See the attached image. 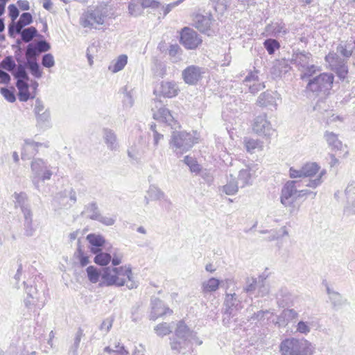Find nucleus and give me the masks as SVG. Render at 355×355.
Segmentation results:
<instances>
[{
  "instance_id": "nucleus-1",
  "label": "nucleus",
  "mask_w": 355,
  "mask_h": 355,
  "mask_svg": "<svg viewBox=\"0 0 355 355\" xmlns=\"http://www.w3.org/2000/svg\"><path fill=\"white\" fill-rule=\"evenodd\" d=\"M101 286H122L126 285L128 289L137 287V283L133 280L132 272L130 266H124L119 268L105 267L101 273Z\"/></svg>"
},
{
  "instance_id": "nucleus-2",
  "label": "nucleus",
  "mask_w": 355,
  "mask_h": 355,
  "mask_svg": "<svg viewBox=\"0 0 355 355\" xmlns=\"http://www.w3.org/2000/svg\"><path fill=\"white\" fill-rule=\"evenodd\" d=\"M193 343L201 345L202 341L198 340L196 334L191 331L183 321L178 322L175 337L171 341V349L184 354L191 349Z\"/></svg>"
},
{
  "instance_id": "nucleus-3",
  "label": "nucleus",
  "mask_w": 355,
  "mask_h": 355,
  "mask_svg": "<svg viewBox=\"0 0 355 355\" xmlns=\"http://www.w3.org/2000/svg\"><path fill=\"white\" fill-rule=\"evenodd\" d=\"M114 12L108 5L101 3L94 7H89L80 16V24L83 28H97L103 25L107 18H112Z\"/></svg>"
},
{
  "instance_id": "nucleus-4",
  "label": "nucleus",
  "mask_w": 355,
  "mask_h": 355,
  "mask_svg": "<svg viewBox=\"0 0 355 355\" xmlns=\"http://www.w3.org/2000/svg\"><path fill=\"white\" fill-rule=\"evenodd\" d=\"M334 76L331 73H322L310 78L306 87V92L315 96L324 98L330 94L333 87Z\"/></svg>"
},
{
  "instance_id": "nucleus-5",
  "label": "nucleus",
  "mask_w": 355,
  "mask_h": 355,
  "mask_svg": "<svg viewBox=\"0 0 355 355\" xmlns=\"http://www.w3.org/2000/svg\"><path fill=\"white\" fill-rule=\"evenodd\" d=\"M198 142V135L196 132H173L170 141V146L177 155H182Z\"/></svg>"
},
{
  "instance_id": "nucleus-6",
  "label": "nucleus",
  "mask_w": 355,
  "mask_h": 355,
  "mask_svg": "<svg viewBox=\"0 0 355 355\" xmlns=\"http://www.w3.org/2000/svg\"><path fill=\"white\" fill-rule=\"evenodd\" d=\"M281 355H308L312 352V345L306 339L285 338L279 345Z\"/></svg>"
},
{
  "instance_id": "nucleus-7",
  "label": "nucleus",
  "mask_w": 355,
  "mask_h": 355,
  "mask_svg": "<svg viewBox=\"0 0 355 355\" xmlns=\"http://www.w3.org/2000/svg\"><path fill=\"white\" fill-rule=\"evenodd\" d=\"M31 171L33 174L32 182L35 187L39 189V182H43L51 179L53 171V167L41 158L34 159L31 165Z\"/></svg>"
},
{
  "instance_id": "nucleus-8",
  "label": "nucleus",
  "mask_w": 355,
  "mask_h": 355,
  "mask_svg": "<svg viewBox=\"0 0 355 355\" xmlns=\"http://www.w3.org/2000/svg\"><path fill=\"white\" fill-rule=\"evenodd\" d=\"M223 322L225 325L230 324L231 319L237 315L243 309L242 302L236 293H226L223 303Z\"/></svg>"
},
{
  "instance_id": "nucleus-9",
  "label": "nucleus",
  "mask_w": 355,
  "mask_h": 355,
  "mask_svg": "<svg viewBox=\"0 0 355 355\" xmlns=\"http://www.w3.org/2000/svg\"><path fill=\"white\" fill-rule=\"evenodd\" d=\"M300 182L297 180L288 181L283 187L281 192L280 201L286 207H291L290 213H295L297 209L294 205L297 199V187H300Z\"/></svg>"
},
{
  "instance_id": "nucleus-10",
  "label": "nucleus",
  "mask_w": 355,
  "mask_h": 355,
  "mask_svg": "<svg viewBox=\"0 0 355 355\" xmlns=\"http://www.w3.org/2000/svg\"><path fill=\"white\" fill-rule=\"evenodd\" d=\"M325 60L331 70L336 72L340 80H344L348 73L347 61L334 52H330L325 56Z\"/></svg>"
},
{
  "instance_id": "nucleus-11",
  "label": "nucleus",
  "mask_w": 355,
  "mask_h": 355,
  "mask_svg": "<svg viewBox=\"0 0 355 355\" xmlns=\"http://www.w3.org/2000/svg\"><path fill=\"white\" fill-rule=\"evenodd\" d=\"M180 43L187 49H195L201 44L202 40L193 29L184 27L180 33Z\"/></svg>"
},
{
  "instance_id": "nucleus-12",
  "label": "nucleus",
  "mask_w": 355,
  "mask_h": 355,
  "mask_svg": "<svg viewBox=\"0 0 355 355\" xmlns=\"http://www.w3.org/2000/svg\"><path fill=\"white\" fill-rule=\"evenodd\" d=\"M50 49L51 46L46 40H37L29 43L25 50L26 61H36L42 53L46 52Z\"/></svg>"
},
{
  "instance_id": "nucleus-13",
  "label": "nucleus",
  "mask_w": 355,
  "mask_h": 355,
  "mask_svg": "<svg viewBox=\"0 0 355 355\" xmlns=\"http://www.w3.org/2000/svg\"><path fill=\"white\" fill-rule=\"evenodd\" d=\"M152 112L154 119L165 123L168 125H172L174 122V118L171 112L162 106L161 101H155L152 105Z\"/></svg>"
},
{
  "instance_id": "nucleus-14",
  "label": "nucleus",
  "mask_w": 355,
  "mask_h": 355,
  "mask_svg": "<svg viewBox=\"0 0 355 355\" xmlns=\"http://www.w3.org/2000/svg\"><path fill=\"white\" fill-rule=\"evenodd\" d=\"M252 129L257 134L265 137H270L275 131L266 114L259 115L254 119Z\"/></svg>"
},
{
  "instance_id": "nucleus-15",
  "label": "nucleus",
  "mask_w": 355,
  "mask_h": 355,
  "mask_svg": "<svg viewBox=\"0 0 355 355\" xmlns=\"http://www.w3.org/2000/svg\"><path fill=\"white\" fill-rule=\"evenodd\" d=\"M203 73H205L203 68L191 65L183 70L182 78L187 84L195 85L202 78Z\"/></svg>"
},
{
  "instance_id": "nucleus-16",
  "label": "nucleus",
  "mask_w": 355,
  "mask_h": 355,
  "mask_svg": "<svg viewBox=\"0 0 355 355\" xmlns=\"http://www.w3.org/2000/svg\"><path fill=\"white\" fill-rule=\"evenodd\" d=\"M258 170L257 164H251L245 168L239 171L238 182L241 187H245L252 184V180L255 177L256 171Z\"/></svg>"
},
{
  "instance_id": "nucleus-17",
  "label": "nucleus",
  "mask_w": 355,
  "mask_h": 355,
  "mask_svg": "<svg viewBox=\"0 0 355 355\" xmlns=\"http://www.w3.org/2000/svg\"><path fill=\"white\" fill-rule=\"evenodd\" d=\"M151 311L149 318L151 320H155L159 317L166 314H171L172 310L165 306L164 303L157 297L151 298Z\"/></svg>"
},
{
  "instance_id": "nucleus-18",
  "label": "nucleus",
  "mask_w": 355,
  "mask_h": 355,
  "mask_svg": "<svg viewBox=\"0 0 355 355\" xmlns=\"http://www.w3.org/2000/svg\"><path fill=\"white\" fill-rule=\"evenodd\" d=\"M33 112L38 125L42 126L49 123L51 119L50 112L48 109H45L43 102L40 98L35 100Z\"/></svg>"
},
{
  "instance_id": "nucleus-19",
  "label": "nucleus",
  "mask_w": 355,
  "mask_h": 355,
  "mask_svg": "<svg viewBox=\"0 0 355 355\" xmlns=\"http://www.w3.org/2000/svg\"><path fill=\"white\" fill-rule=\"evenodd\" d=\"M42 146L47 148L49 146L44 143L36 142L31 139H25L21 154V159H30L31 156H34L38 153V148Z\"/></svg>"
},
{
  "instance_id": "nucleus-20",
  "label": "nucleus",
  "mask_w": 355,
  "mask_h": 355,
  "mask_svg": "<svg viewBox=\"0 0 355 355\" xmlns=\"http://www.w3.org/2000/svg\"><path fill=\"white\" fill-rule=\"evenodd\" d=\"M312 61V54L305 51H295L292 55L291 62L295 64L300 71Z\"/></svg>"
},
{
  "instance_id": "nucleus-21",
  "label": "nucleus",
  "mask_w": 355,
  "mask_h": 355,
  "mask_svg": "<svg viewBox=\"0 0 355 355\" xmlns=\"http://www.w3.org/2000/svg\"><path fill=\"white\" fill-rule=\"evenodd\" d=\"M280 98V95L277 92L266 91L259 95L257 104L261 107H269L277 109V100Z\"/></svg>"
},
{
  "instance_id": "nucleus-22",
  "label": "nucleus",
  "mask_w": 355,
  "mask_h": 355,
  "mask_svg": "<svg viewBox=\"0 0 355 355\" xmlns=\"http://www.w3.org/2000/svg\"><path fill=\"white\" fill-rule=\"evenodd\" d=\"M33 22V17L30 12H24L21 15L19 20L16 22H12L8 26V35L11 37H15V32H19L21 29Z\"/></svg>"
},
{
  "instance_id": "nucleus-23",
  "label": "nucleus",
  "mask_w": 355,
  "mask_h": 355,
  "mask_svg": "<svg viewBox=\"0 0 355 355\" xmlns=\"http://www.w3.org/2000/svg\"><path fill=\"white\" fill-rule=\"evenodd\" d=\"M193 25L200 32L205 33L210 29L212 24L211 14L203 15L200 13H194L192 15Z\"/></svg>"
},
{
  "instance_id": "nucleus-24",
  "label": "nucleus",
  "mask_w": 355,
  "mask_h": 355,
  "mask_svg": "<svg viewBox=\"0 0 355 355\" xmlns=\"http://www.w3.org/2000/svg\"><path fill=\"white\" fill-rule=\"evenodd\" d=\"M179 88L178 85L173 81H162L159 86L157 87L155 92L160 96L166 98H173L178 94Z\"/></svg>"
},
{
  "instance_id": "nucleus-25",
  "label": "nucleus",
  "mask_w": 355,
  "mask_h": 355,
  "mask_svg": "<svg viewBox=\"0 0 355 355\" xmlns=\"http://www.w3.org/2000/svg\"><path fill=\"white\" fill-rule=\"evenodd\" d=\"M326 290L329 300L334 310L338 311L349 304L347 298L344 297L340 293L330 288L328 286H327Z\"/></svg>"
},
{
  "instance_id": "nucleus-26",
  "label": "nucleus",
  "mask_w": 355,
  "mask_h": 355,
  "mask_svg": "<svg viewBox=\"0 0 355 355\" xmlns=\"http://www.w3.org/2000/svg\"><path fill=\"white\" fill-rule=\"evenodd\" d=\"M265 31L267 36L275 37H282L288 33L286 24L282 21L268 24L265 28Z\"/></svg>"
},
{
  "instance_id": "nucleus-27",
  "label": "nucleus",
  "mask_w": 355,
  "mask_h": 355,
  "mask_svg": "<svg viewBox=\"0 0 355 355\" xmlns=\"http://www.w3.org/2000/svg\"><path fill=\"white\" fill-rule=\"evenodd\" d=\"M298 313L293 309H285L277 317L276 324L279 327H286L290 322L298 318Z\"/></svg>"
},
{
  "instance_id": "nucleus-28",
  "label": "nucleus",
  "mask_w": 355,
  "mask_h": 355,
  "mask_svg": "<svg viewBox=\"0 0 355 355\" xmlns=\"http://www.w3.org/2000/svg\"><path fill=\"white\" fill-rule=\"evenodd\" d=\"M291 69V67L288 60H276L273 63L270 72L274 77L277 78L288 73Z\"/></svg>"
},
{
  "instance_id": "nucleus-29",
  "label": "nucleus",
  "mask_w": 355,
  "mask_h": 355,
  "mask_svg": "<svg viewBox=\"0 0 355 355\" xmlns=\"http://www.w3.org/2000/svg\"><path fill=\"white\" fill-rule=\"evenodd\" d=\"M21 213L23 214L24 218V229H25V235L27 236H33L34 233V228L33 227V211L31 209V206L29 205L21 209Z\"/></svg>"
},
{
  "instance_id": "nucleus-30",
  "label": "nucleus",
  "mask_w": 355,
  "mask_h": 355,
  "mask_svg": "<svg viewBox=\"0 0 355 355\" xmlns=\"http://www.w3.org/2000/svg\"><path fill=\"white\" fill-rule=\"evenodd\" d=\"M277 304L279 306H290L293 304L294 296L286 288H282L276 294Z\"/></svg>"
},
{
  "instance_id": "nucleus-31",
  "label": "nucleus",
  "mask_w": 355,
  "mask_h": 355,
  "mask_svg": "<svg viewBox=\"0 0 355 355\" xmlns=\"http://www.w3.org/2000/svg\"><path fill=\"white\" fill-rule=\"evenodd\" d=\"M103 139L107 147L111 150H116L119 148V142L114 132L110 129L103 130Z\"/></svg>"
},
{
  "instance_id": "nucleus-32",
  "label": "nucleus",
  "mask_w": 355,
  "mask_h": 355,
  "mask_svg": "<svg viewBox=\"0 0 355 355\" xmlns=\"http://www.w3.org/2000/svg\"><path fill=\"white\" fill-rule=\"evenodd\" d=\"M87 239L91 245L90 250L92 253H97L101 251V247H102L105 242L103 236L94 234L87 235Z\"/></svg>"
},
{
  "instance_id": "nucleus-33",
  "label": "nucleus",
  "mask_w": 355,
  "mask_h": 355,
  "mask_svg": "<svg viewBox=\"0 0 355 355\" xmlns=\"http://www.w3.org/2000/svg\"><path fill=\"white\" fill-rule=\"evenodd\" d=\"M19 34L21 35V39L24 42L31 43V42L37 37H40L36 28L33 26L22 28L19 32H15V35Z\"/></svg>"
},
{
  "instance_id": "nucleus-34",
  "label": "nucleus",
  "mask_w": 355,
  "mask_h": 355,
  "mask_svg": "<svg viewBox=\"0 0 355 355\" xmlns=\"http://www.w3.org/2000/svg\"><path fill=\"white\" fill-rule=\"evenodd\" d=\"M324 137L328 146L333 150H341L343 146L342 141L338 139V135L333 132L326 131Z\"/></svg>"
},
{
  "instance_id": "nucleus-35",
  "label": "nucleus",
  "mask_w": 355,
  "mask_h": 355,
  "mask_svg": "<svg viewBox=\"0 0 355 355\" xmlns=\"http://www.w3.org/2000/svg\"><path fill=\"white\" fill-rule=\"evenodd\" d=\"M26 69H28L26 62L17 63V65H16V67L11 73L17 81L28 80L29 76L26 71Z\"/></svg>"
},
{
  "instance_id": "nucleus-36",
  "label": "nucleus",
  "mask_w": 355,
  "mask_h": 355,
  "mask_svg": "<svg viewBox=\"0 0 355 355\" xmlns=\"http://www.w3.org/2000/svg\"><path fill=\"white\" fill-rule=\"evenodd\" d=\"M26 293L27 294L26 298L24 299V306L27 309H32L37 302V289L33 286H26L25 288Z\"/></svg>"
},
{
  "instance_id": "nucleus-37",
  "label": "nucleus",
  "mask_w": 355,
  "mask_h": 355,
  "mask_svg": "<svg viewBox=\"0 0 355 355\" xmlns=\"http://www.w3.org/2000/svg\"><path fill=\"white\" fill-rule=\"evenodd\" d=\"M354 49V45L347 42H341L336 47L338 55H341L345 60L349 58Z\"/></svg>"
},
{
  "instance_id": "nucleus-38",
  "label": "nucleus",
  "mask_w": 355,
  "mask_h": 355,
  "mask_svg": "<svg viewBox=\"0 0 355 355\" xmlns=\"http://www.w3.org/2000/svg\"><path fill=\"white\" fill-rule=\"evenodd\" d=\"M28 80H19L16 83V86L19 90V99L20 101L26 102L31 98L29 92V85Z\"/></svg>"
},
{
  "instance_id": "nucleus-39",
  "label": "nucleus",
  "mask_w": 355,
  "mask_h": 355,
  "mask_svg": "<svg viewBox=\"0 0 355 355\" xmlns=\"http://www.w3.org/2000/svg\"><path fill=\"white\" fill-rule=\"evenodd\" d=\"M128 62V56L122 54L116 60H113L108 67V69L112 73H117L122 70Z\"/></svg>"
},
{
  "instance_id": "nucleus-40",
  "label": "nucleus",
  "mask_w": 355,
  "mask_h": 355,
  "mask_svg": "<svg viewBox=\"0 0 355 355\" xmlns=\"http://www.w3.org/2000/svg\"><path fill=\"white\" fill-rule=\"evenodd\" d=\"M220 282L219 279L211 277L207 281H205L202 284L201 289L204 294L209 293L216 291L220 286Z\"/></svg>"
},
{
  "instance_id": "nucleus-41",
  "label": "nucleus",
  "mask_w": 355,
  "mask_h": 355,
  "mask_svg": "<svg viewBox=\"0 0 355 355\" xmlns=\"http://www.w3.org/2000/svg\"><path fill=\"white\" fill-rule=\"evenodd\" d=\"M148 194L152 200H164L171 203L170 200L166 197L165 193L157 186L150 185L148 190Z\"/></svg>"
},
{
  "instance_id": "nucleus-42",
  "label": "nucleus",
  "mask_w": 355,
  "mask_h": 355,
  "mask_svg": "<svg viewBox=\"0 0 355 355\" xmlns=\"http://www.w3.org/2000/svg\"><path fill=\"white\" fill-rule=\"evenodd\" d=\"M85 214L89 218L94 220H97L101 215L98 205L95 202H90L85 205L82 214Z\"/></svg>"
},
{
  "instance_id": "nucleus-43",
  "label": "nucleus",
  "mask_w": 355,
  "mask_h": 355,
  "mask_svg": "<svg viewBox=\"0 0 355 355\" xmlns=\"http://www.w3.org/2000/svg\"><path fill=\"white\" fill-rule=\"evenodd\" d=\"M15 198V207H19L21 209L31 205L27 194L24 192H15L12 195Z\"/></svg>"
},
{
  "instance_id": "nucleus-44",
  "label": "nucleus",
  "mask_w": 355,
  "mask_h": 355,
  "mask_svg": "<svg viewBox=\"0 0 355 355\" xmlns=\"http://www.w3.org/2000/svg\"><path fill=\"white\" fill-rule=\"evenodd\" d=\"M244 144L246 150L250 153H254L257 149L261 150L263 147L261 141L251 138H245Z\"/></svg>"
},
{
  "instance_id": "nucleus-45",
  "label": "nucleus",
  "mask_w": 355,
  "mask_h": 355,
  "mask_svg": "<svg viewBox=\"0 0 355 355\" xmlns=\"http://www.w3.org/2000/svg\"><path fill=\"white\" fill-rule=\"evenodd\" d=\"M320 166L315 162L308 163L302 166L304 178L312 177L319 172Z\"/></svg>"
},
{
  "instance_id": "nucleus-46",
  "label": "nucleus",
  "mask_w": 355,
  "mask_h": 355,
  "mask_svg": "<svg viewBox=\"0 0 355 355\" xmlns=\"http://www.w3.org/2000/svg\"><path fill=\"white\" fill-rule=\"evenodd\" d=\"M232 178V175H230ZM240 184L238 180L235 181L234 179L232 178L223 187V191L227 195L232 196L237 193Z\"/></svg>"
},
{
  "instance_id": "nucleus-47",
  "label": "nucleus",
  "mask_w": 355,
  "mask_h": 355,
  "mask_svg": "<svg viewBox=\"0 0 355 355\" xmlns=\"http://www.w3.org/2000/svg\"><path fill=\"white\" fill-rule=\"evenodd\" d=\"M209 3L216 12L223 13L231 4V0H209Z\"/></svg>"
},
{
  "instance_id": "nucleus-48",
  "label": "nucleus",
  "mask_w": 355,
  "mask_h": 355,
  "mask_svg": "<svg viewBox=\"0 0 355 355\" xmlns=\"http://www.w3.org/2000/svg\"><path fill=\"white\" fill-rule=\"evenodd\" d=\"M263 44L269 55H273L280 48L279 42L272 38L266 40Z\"/></svg>"
},
{
  "instance_id": "nucleus-49",
  "label": "nucleus",
  "mask_w": 355,
  "mask_h": 355,
  "mask_svg": "<svg viewBox=\"0 0 355 355\" xmlns=\"http://www.w3.org/2000/svg\"><path fill=\"white\" fill-rule=\"evenodd\" d=\"M94 254H96L94 257V262L98 265L106 266L111 261L112 255L110 253L103 252L101 250Z\"/></svg>"
},
{
  "instance_id": "nucleus-50",
  "label": "nucleus",
  "mask_w": 355,
  "mask_h": 355,
  "mask_svg": "<svg viewBox=\"0 0 355 355\" xmlns=\"http://www.w3.org/2000/svg\"><path fill=\"white\" fill-rule=\"evenodd\" d=\"M143 9L138 0H132L128 5L129 14L134 17L141 15L143 12Z\"/></svg>"
},
{
  "instance_id": "nucleus-51",
  "label": "nucleus",
  "mask_w": 355,
  "mask_h": 355,
  "mask_svg": "<svg viewBox=\"0 0 355 355\" xmlns=\"http://www.w3.org/2000/svg\"><path fill=\"white\" fill-rule=\"evenodd\" d=\"M27 67L31 73L36 78H40L42 76V71L40 69L39 64L36 61L26 62Z\"/></svg>"
},
{
  "instance_id": "nucleus-52",
  "label": "nucleus",
  "mask_w": 355,
  "mask_h": 355,
  "mask_svg": "<svg viewBox=\"0 0 355 355\" xmlns=\"http://www.w3.org/2000/svg\"><path fill=\"white\" fill-rule=\"evenodd\" d=\"M16 63L11 55L6 56L0 63V68L5 69L10 73L16 67Z\"/></svg>"
},
{
  "instance_id": "nucleus-53",
  "label": "nucleus",
  "mask_w": 355,
  "mask_h": 355,
  "mask_svg": "<svg viewBox=\"0 0 355 355\" xmlns=\"http://www.w3.org/2000/svg\"><path fill=\"white\" fill-rule=\"evenodd\" d=\"M154 330L158 336L163 337L171 332V327L169 324L162 322L155 326Z\"/></svg>"
},
{
  "instance_id": "nucleus-54",
  "label": "nucleus",
  "mask_w": 355,
  "mask_h": 355,
  "mask_svg": "<svg viewBox=\"0 0 355 355\" xmlns=\"http://www.w3.org/2000/svg\"><path fill=\"white\" fill-rule=\"evenodd\" d=\"M152 70L154 75L162 78L166 73V66L164 62L156 60L154 62Z\"/></svg>"
},
{
  "instance_id": "nucleus-55",
  "label": "nucleus",
  "mask_w": 355,
  "mask_h": 355,
  "mask_svg": "<svg viewBox=\"0 0 355 355\" xmlns=\"http://www.w3.org/2000/svg\"><path fill=\"white\" fill-rule=\"evenodd\" d=\"M259 282L254 277H247L245 280V286L243 291L247 293H252L258 286Z\"/></svg>"
},
{
  "instance_id": "nucleus-56",
  "label": "nucleus",
  "mask_w": 355,
  "mask_h": 355,
  "mask_svg": "<svg viewBox=\"0 0 355 355\" xmlns=\"http://www.w3.org/2000/svg\"><path fill=\"white\" fill-rule=\"evenodd\" d=\"M87 273L89 280L94 284L97 283L99 280L100 276H101V274L97 268L93 266L87 267Z\"/></svg>"
},
{
  "instance_id": "nucleus-57",
  "label": "nucleus",
  "mask_w": 355,
  "mask_h": 355,
  "mask_svg": "<svg viewBox=\"0 0 355 355\" xmlns=\"http://www.w3.org/2000/svg\"><path fill=\"white\" fill-rule=\"evenodd\" d=\"M272 315L273 312L270 310L259 311L257 313H253L250 319L252 320L263 321L265 318L269 320Z\"/></svg>"
},
{
  "instance_id": "nucleus-58",
  "label": "nucleus",
  "mask_w": 355,
  "mask_h": 355,
  "mask_svg": "<svg viewBox=\"0 0 355 355\" xmlns=\"http://www.w3.org/2000/svg\"><path fill=\"white\" fill-rule=\"evenodd\" d=\"M326 174V171L324 169L320 171L318 177L314 180H305L306 182L305 186L311 187V188H316L320 186L322 183V178L323 175Z\"/></svg>"
},
{
  "instance_id": "nucleus-59",
  "label": "nucleus",
  "mask_w": 355,
  "mask_h": 355,
  "mask_svg": "<svg viewBox=\"0 0 355 355\" xmlns=\"http://www.w3.org/2000/svg\"><path fill=\"white\" fill-rule=\"evenodd\" d=\"M317 70L318 67L315 65L313 64H308L307 67H304L300 70L302 72L300 75L301 79L304 80L306 78H310L315 73Z\"/></svg>"
},
{
  "instance_id": "nucleus-60",
  "label": "nucleus",
  "mask_w": 355,
  "mask_h": 355,
  "mask_svg": "<svg viewBox=\"0 0 355 355\" xmlns=\"http://www.w3.org/2000/svg\"><path fill=\"white\" fill-rule=\"evenodd\" d=\"M201 178L203 180L204 183L210 186L214 182V174L213 173L208 169H202V171L199 173Z\"/></svg>"
},
{
  "instance_id": "nucleus-61",
  "label": "nucleus",
  "mask_w": 355,
  "mask_h": 355,
  "mask_svg": "<svg viewBox=\"0 0 355 355\" xmlns=\"http://www.w3.org/2000/svg\"><path fill=\"white\" fill-rule=\"evenodd\" d=\"M265 277L263 276L259 277V290H258V295L260 297H264L269 293V287L268 285H266L264 283Z\"/></svg>"
},
{
  "instance_id": "nucleus-62",
  "label": "nucleus",
  "mask_w": 355,
  "mask_h": 355,
  "mask_svg": "<svg viewBox=\"0 0 355 355\" xmlns=\"http://www.w3.org/2000/svg\"><path fill=\"white\" fill-rule=\"evenodd\" d=\"M42 64L46 68H51L55 65L54 57L51 53H46L42 56Z\"/></svg>"
},
{
  "instance_id": "nucleus-63",
  "label": "nucleus",
  "mask_w": 355,
  "mask_h": 355,
  "mask_svg": "<svg viewBox=\"0 0 355 355\" xmlns=\"http://www.w3.org/2000/svg\"><path fill=\"white\" fill-rule=\"evenodd\" d=\"M0 92L3 96L8 102L13 103L15 101L16 97L12 89H10L6 87H1Z\"/></svg>"
},
{
  "instance_id": "nucleus-64",
  "label": "nucleus",
  "mask_w": 355,
  "mask_h": 355,
  "mask_svg": "<svg viewBox=\"0 0 355 355\" xmlns=\"http://www.w3.org/2000/svg\"><path fill=\"white\" fill-rule=\"evenodd\" d=\"M116 219V218L115 216H103L101 214L98 218L97 219V221L103 224L104 225L111 226L115 223Z\"/></svg>"
}]
</instances>
